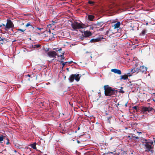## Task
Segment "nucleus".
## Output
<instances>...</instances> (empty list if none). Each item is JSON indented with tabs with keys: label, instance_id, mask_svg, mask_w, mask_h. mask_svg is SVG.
I'll list each match as a JSON object with an SVG mask.
<instances>
[{
	"label": "nucleus",
	"instance_id": "37",
	"mask_svg": "<svg viewBox=\"0 0 155 155\" xmlns=\"http://www.w3.org/2000/svg\"><path fill=\"white\" fill-rule=\"evenodd\" d=\"M104 27H103V28H101L99 30H100L101 31H102L104 30Z\"/></svg>",
	"mask_w": 155,
	"mask_h": 155
},
{
	"label": "nucleus",
	"instance_id": "1",
	"mask_svg": "<svg viewBox=\"0 0 155 155\" xmlns=\"http://www.w3.org/2000/svg\"><path fill=\"white\" fill-rule=\"evenodd\" d=\"M144 141L143 145L145 147L146 151H150L153 153V151L152 149L154 145L153 141L150 139H145Z\"/></svg>",
	"mask_w": 155,
	"mask_h": 155
},
{
	"label": "nucleus",
	"instance_id": "33",
	"mask_svg": "<svg viewBox=\"0 0 155 155\" xmlns=\"http://www.w3.org/2000/svg\"><path fill=\"white\" fill-rule=\"evenodd\" d=\"M133 137L136 139H139V137H138L133 136Z\"/></svg>",
	"mask_w": 155,
	"mask_h": 155
},
{
	"label": "nucleus",
	"instance_id": "38",
	"mask_svg": "<svg viewBox=\"0 0 155 155\" xmlns=\"http://www.w3.org/2000/svg\"><path fill=\"white\" fill-rule=\"evenodd\" d=\"M32 48H35V46H34V45H31V46L30 47Z\"/></svg>",
	"mask_w": 155,
	"mask_h": 155
},
{
	"label": "nucleus",
	"instance_id": "9",
	"mask_svg": "<svg viewBox=\"0 0 155 155\" xmlns=\"http://www.w3.org/2000/svg\"><path fill=\"white\" fill-rule=\"evenodd\" d=\"M112 72H114V73L118 74H121V71L120 70L117 69H112L111 70Z\"/></svg>",
	"mask_w": 155,
	"mask_h": 155
},
{
	"label": "nucleus",
	"instance_id": "42",
	"mask_svg": "<svg viewBox=\"0 0 155 155\" xmlns=\"http://www.w3.org/2000/svg\"><path fill=\"white\" fill-rule=\"evenodd\" d=\"M120 92L122 93H123L124 92V91H120Z\"/></svg>",
	"mask_w": 155,
	"mask_h": 155
},
{
	"label": "nucleus",
	"instance_id": "11",
	"mask_svg": "<svg viewBox=\"0 0 155 155\" xmlns=\"http://www.w3.org/2000/svg\"><path fill=\"white\" fill-rule=\"evenodd\" d=\"M131 75L130 73H128L127 74H125L124 75H122L121 76L120 79H123L124 80H126L128 79V76H130Z\"/></svg>",
	"mask_w": 155,
	"mask_h": 155
},
{
	"label": "nucleus",
	"instance_id": "53",
	"mask_svg": "<svg viewBox=\"0 0 155 155\" xmlns=\"http://www.w3.org/2000/svg\"><path fill=\"white\" fill-rule=\"evenodd\" d=\"M47 51H48V49H47Z\"/></svg>",
	"mask_w": 155,
	"mask_h": 155
},
{
	"label": "nucleus",
	"instance_id": "24",
	"mask_svg": "<svg viewBox=\"0 0 155 155\" xmlns=\"http://www.w3.org/2000/svg\"><path fill=\"white\" fill-rule=\"evenodd\" d=\"M64 53L63 52L62 53V54L60 56L61 58V61H62L63 60H64Z\"/></svg>",
	"mask_w": 155,
	"mask_h": 155
},
{
	"label": "nucleus",
	"instance_id": "14",
	"mask_svg": "<svg viewBox=\"0 0 155 155\" xmlns=\"http://www.w3.org/2000/svg\"><path fill=\"white\" fill-rule=\"evenodd\" d=\"M74 76H75L74 79L77 82L78 81L80 80V79L81 76L79 74H74Z\"/></svg>",
	"mask_w": 155,
	"mask_h": 155
},
{
	"label": "nucleus",
	"instance_id": "3",
	"mask_svg": "<svg viewBox=\"0 0 155 155\" xmlns=\"http://www.w3.org/2000/svg\"><path fill=\"white\" fill-rule=\"evenodd\" d=\"M71 25L72 28L74 30L77 29L83 28H84L83 24L76 21H74L73 23H72Z\"/></svg>",
	"mask_w": 155,
	"mask_h": 155
},
{
	"label": "nucleus",
	"instance_id": "47",
	"mask_svg": "<svg viewBox=\"0 0 155 155\" xmlns=\"http://www.w3.org/2000/svg\"><path fill=\"white\" fill-rule=\"evenodd\" d=\"M135 65L136 67H137L138 65V64H135Z\"/></svg>",
	"mask_w": 155,
	"mask_h": 155
},
{
	"label": "nucleus",
	"instance_id": "52",
	"mask_svg": "<svg viewBox=\"0 0 155 155\" xmlns=\"http://www.w3.org/2000/svg\"><path fill=\"white\" fill-rule=\"evenodd\" d=\"M135 40L136 41H137V39H135Z\"/></svg>",
	"mask_w": 155,
	"mask_h": 155
},
{
	"label": "nucleus",
	"instance_id": "26",
	"mask_svg": "<svg viewBox=\"0 0 155 155\" xmlns=\"http://www.w3.org/2000/svg\"><path fill=\"white\" fill-rule=\"evenodd\" d=\"M4 137L2 135L0 136V142L3 140Z\"/></svg>",
	"mask_w": 155,
	"mask_h": 155
},
{
	"label": "nucleus",
	"instance_id": "13",
	"mask_svg": "<svg viewBox=\"0 0 155 155\" xmlns=\"http://www.w3.org/2000/svg\"><path fill=\"white\" fill-rule=\"evenodd\" d=\"M140 72V69L139 68V67L138 68H134L133 69H132L131 70V72L132 73H134L135 72H137L138 73V72Z\"/></svg>",
	"mask_w": 155,
	"mask_h": 155
},
{
	"label": "nucleus",
	"instance_id": "17",
	"mask_svg": "<svg viewBox=\"0 0 155 155\" xmlns=\"http://www.w3.org/2000/svg\"><path fill=\"white\" fill-rule=\"evenodd\" d=\"M120 22H118L114 25V28L115 29L119 28L120 27Z\"/></svg>",
	"mask_w": 155,
	"mask_h": 155
},
{
	"label": "nucleus",
	"instance_id": "32",
	"mask_svg": "<svg viewBox=\"0 0 155 155\" xmlns=\"http://www.w3.org/2000/svg\"><path fill=\"white\" fill-rule=\"evenodd\" d=\"M30 25V24L29 23H27L25 25L26 27H28Z\"/></svg>",
	"mask_w": 155,
	"mask_h": 155
},
{
	"label": "nucleus",
	"instance_id": "10",
	"mask_svg": "<svg viewBox=\"0 0 155 155\" xmlns=\"http://www.w3.org/2000/svg\"><path fill=\"white\" fill-rule=\"evenodd\" d=\"M143 110L144 111H150L153 109L152 107H143Z\"/></svg>",
	"mask_w": 155,
	"mask_h": 155
},
{
	"label": "nucleus",
	"instance_id": "57",
	"mask_svg": "<svg viewBox=\"0 0 155 155\" xmlns=\"http://www.w3.org/2000/svg\"><path fill=\"white\" fill-rule=\"evenodd\" d=\"M119 105V104H117V105Z\"/></svg>",
	"mask_w": 155,
	"mask_h": 155
},
{
	"label": "nucleus",
	"instance_id": "16",
	"mask_svg": "<svg viewBox=\"0 0 155 155\" xmlns=\"http://www.w3.org/2000/svg\"><path fill=\"white\" fill-rule=\"evenodd\" d=\"M88 19L90 21H93L94 18V16L92 15H89L87 16Z\"/></svg>",
	"mask_w": 155,
	"mask_h": 155
},
{
	"label": "nucleus",
	"instance_id": "39",
	"mask_svg": "<svg viewBox=\"0 0 155 155\" xmlns=\"http://www.w3.org/2000/svg\"><path fill=\"white\" fill-rule=\"evenodd\" d=\"M119 154H120L119 153H114V155H119Z\"/></svg>",
	"mask_w": 155,
	"mask_h": 155
},
{
	"label": "nucleus",
	"instance_id": "12",
	"mask_svg": "<svg viewBox=\"0 0 155 155\" xmlns=\"http://www.w3.org/2000/svg\"><path fill=\"white\" fill-rule=\"evenodd\" d=\"M91 32L87 31H84V35L85 37H88L91 35Z\"/></svg>",
	"mask_w": 155,
	"mask_h": 155
},
{
	"label": "nucleus",
	"instance_id": "41",
	"mask_svg": "<svg viewBox=\"0 0 155 155\" xmlns=\"http://www.w3.org/2000/svg\"><path fill=\"white\" fill-rule=\"evenodd\" d=\"M114 152H115V151H114V152H110V153L114 155Z\"/></svg>",
	"mask_w": 155,
	"mask_h": 155
},
{
	"label": "nucleus",
	"instance_id": "19",
	"mask_svg": "<svg viewBox=\"0 0 155 155\" xmlns=\"http://www.w3.org/2000/svg\"><path fill=\"white\" fill-rule=\"evenodd\" d=\"M59 62L60 63H61L62 65V68L63 69V68L64 67L65 64L68 63V62H64L62 61H59Z\"/></svg>",
	"mask_w": 155,
	"mask_h": 155
},
{
	"label": "nucleus",
	"instance_id": "49",
	"mask_svg": "<svg viewBox=\"0 0 155 155\" xmlns=\"http://www.w3.org/2000/svg\"><path fill=\"white\" fill-rule=\"evenodd\" d=\"M108 31H107L106 32V34H108Z\"/></svg>",
	"mask_w": 155,
	"mask_h": 155
},
{
	"label": "nucleus",
	"instance_id": "28",
	"mask_svg": "<svg viewBox=\"0 0 155 155\" xmlns=\"http://www.w3.org/2000/svg\"><path fill=\"white\" fill-rule=\"evenodd\" d=\"M34 46H35V48H38L40 47H41V45L39 44H37L34 45Z\"/></svg>",
	"mask_w": 155,
	"mask_h": 155
},
{
	"label": "nucleus",
	"instance_id": "34",
	"mask_svg": "<svg viewBox=\"0 0 155 155\" xmlns=\"http://www.w3.org/2000/svg\"><path fill=\"white\" fill-rule=\"evenodd\" d=\"M134 109H135L136 110H137V106H135L133 107Z\"/></svg>",
	"mask_w": 155,
	"mask_h": 155
},
{
	"label": "nucleus",
	"instance_id": "23",
	"mask_svg": "<svg viewBox=\"0 0 155 155\" xmlns=\"http://www.w3.org/2000/svg\"><path fill=\"white\" fill-rule=\"evenodd\" d=\"M29 28L34 31V30L36 28V26H35V27H33L32 25L30 24V25L29 26Z\"/></svg>",
	"mask_w": 155,
	"mask_h": 155
},
{
	"label": "nucleus",
	"instance_id": "50",
	"mask_svg": "<svg viewBox=\"0 0 155 155\" xmlns=\"http://www.w3.org/2000/svg\"><path fill=\"white\" fill-rule=\"evenodd\" d=\"M41 33H38V35H40Z\"/></svg>",
	"mask_w": 155,
	"mask_h": 155
},
{
	"label": "nucleus",
	"instance_id": "40",
	"mask_svg": "<svg viewBox=\"0 0 155 155\" xmlns=\"http://www.w3.org/2000/svg\"><path fill=\"white\" fill-rule=\"evenodd\" d=\"M153 139H154V140L153 141V142H154V145H155V137H153Z\"/></svg>",
	"mask_w": 155,
	"mask_h": 155
},
{
	"label": "nucleus",
	"instance_id": "55",
	"mask_svg": "<svg viewBox=\"0 0 155 155\" xmlns=\"http://www.w3.org/2000/svg\"><path fill=\"white\" fill-rule=\"evenodd\" d=\"M66 69H67V70H68V68H67Z\"/></svg>",
	"mask_w": 155,
	"mask_h": 155
},
{
	"label": "nucleus",
	"instance_id": "6",
	"mask_svg": "<svg viewBox=\"0 0 155 155\" xmlns=\"http://www.w3.org/2000/svg\"><path fill=\"white\" fill-rule=\"evenodd\" d=\"M140 71L144 74L147 73V68L143 66H140L139 68Z\"/></svg>",
	"mask_w": 155,
	"mask_h": 155
},
{
	"label": "nucleus",
	"instance_id": "7",
	"mask_svg": "<svg viewBox=\"0 0 155 155\" xmlns=\"http://www.w3.org/2000/svg\"><path fill=\"white\" fill-rule=\"evenodd\" d=\"M84 136V135H81L79 136V140H77V141L78 143L82 144L83 142L86 141V140H82L81 139Z\"/></svg>",
	"mask_w": 155,
	"mask_h": 155
},
{
	"label": "nucleus",
	"instance_id": "22",
	"mask_svg": "<svg viewBox=\"0 0 155 155\" xmlns=\"http://www.w3.org/2000/svg\"><path fill=\"white\" fill-rule=\"evenodd\" d=\"M146 33V31L145 30H143L142 31L141 33L140 34V35H145Z\"/></svg>",
	"mask_w": 155,
	"mask_h": 155
},
{
	"label": "nucleus",
	"instance_id": "35",
	"mask_svg": "<svg viewBox=\"0 0 155 155\" xmlns=\"http://www.w3.org/2000/svg\"><path fill=\"white\" fill-rule=\"evenodd\" d=\"M2 26H5V24H2L0 25V27H1Z\"/></svg>",
	"mask_w": 155,
	"mask_h": 155
},
{
	"label": "nucleus",
	"instance_id": "18",
	"mask_svg": "<svg viewBox=\"0 0 155 155\" xmlns=\"http://www.w3.org/2000/svg\"><path fill=\"white\" fill-rule=\"evenodd\" d=\"M36 143L35 142L34 143L31 144L30 146L33 149L36 150Z\"/></svg>",
	"mask_w": 155,
	"mask_h": 155
},
{
	"label": "nucleus",
	"instance_id": "20",
	"mask_svg": "<svg viewBox=\"0 0 155 155\" xmlns=\"http://www.w3.org/2000/svg\"><path fill=\"white\" fill-rule=\"evenodd\" d=\"M54 38L53 34V33L52 34L51 33V35L49 36V40H53Z\"/></svg>",
	"mask_w": 155,
	"mask_h": 155
},
{
	"label": "nucleus",
	"instance_id": "51",
	"mask_svg": "<svg viewBox=\"0 0 155 155\" xmlns=\"http://www.w3.org/2000/svg\"><path fill=\"white\" fill-rule=\"evenodd\" d=\"M80 129V127H78V130Z\"/></svg>",
	"mask_w": 155,
	"mask_h": 155
},
{
	"label": "nucleus",
	"instance_id": "25",
	"mask_svg": "<svg viewBox=\"0 0 155 155\" xmlns=\"http://www.w3.org/2000/svg\"><path fill=\"white\" fill-rule=\"evenodd\" d=\"M43 29V28H38L36 27V28L34 30V31H37L38 30L40 31L41 30Z\"/></svg>",
	"mask_w": 155,
	"mask_h": 155
},
{
	"label": "nucleus",
	"instance_id": "8",
	"mask_svg": "<svg viewBox=\"0 0 155 155\" xmlns=\"http://www.w3.org/2000/svg\"><path fill=\"white\" fill-rule=\"evenodd\" d=\"M102 39L101 37H98L96 38L92 39L89 42L93 43L100 41Z\"/></svg>",
	"mask_w": 155,
	"mask_h": 155
},
{
	"label": "nucleus",
	"instance_id": "30",
	"mask_svg": "<svg viewBox=\"0 0 155 155\" xmlns=\"http://www.w3.org/2000/svg\"><path fill=\"white\" fill-rule=\"evenodd\" d=\"M17 31H20L22 32H24L25 31V30H23V29H17Z\"/></svg>",
	"mask_w": 155,
	"mask_h": 155
},
{
	"label": "nucleus",
	"instance_id": "44",
	"mask_svg": "<svg viewBox=\"0 0 155 155\" xmlns=\"http://www.w3.org/2000/svg\"><path fill=\"white\" fill-rule=\"evenodd\" d=\"M7 140H8V142L7 143H6V144H8V143H9V142H8V141H9V140L7 138Z\"/></svg>",
	"mask_w": 155,
	"mask_h": 155
},
{
	"label": "nucleus",
	"instance_id": "59",
	"mask_svg": "<svg viewBox=\"0 0 155 155\" xmlns=\"http://www.w3.org/2000/svg\"><path fill=\"white\" fill-rule=\"evenodd\" d=\"M15 152H16V150H15Z\"/></svg>",
	"mask_w": 155,
	"mask_h": 155
},
{
	"label": "nucleus",
	"instance_id": "31",
	"mask_svg": "<svg viewBox=\"0 0 155 155\" xmlns=\"http://www.w3.org/2000/svg\"><path fill=\"white\" fill-rule=\"evenodd\" d=\"M4 40H5V38H2L1 37H0V41H3Z\"/></svg>",
	"mask_w": 155,
	"mask_h": 155
},
{
	"label": "nucleus",
	"instance_id": "5",
	"mask_svg": "<svg viewBox=\"0 0 155 155\" xmlns=\"http://www.w3.org/2000/svg\"><path fill=\"white\" fill-rule=\"evenodd\" d=\"M48 56L51 58H54L57 54L54 51H49L48 53Z\"/></svg>",
	"mask_w": 155,
	"mask_h": 155
},
{
	"label": "nucleus",
	"instance_id": "45",
	"mask_svg": "<svg viewBox=\"0 0 155 155\" xmlns=\"http://www.w3.org/2000/svg\"><path fill=\"white\" fill-rule=\"evenodd\" d=\"M68 63L69 64H70L71 62H72V61H69V62H68Z\"/></svg>",
	"mask_w": 155,
	"mask_h": 155
},
{
	"label": "nucleus",
	"instance_id": "46",
	"mask_svg": "<svg viewBox=\"0 0 155 155\" xmlns=\"http://www.w3.org/2000/svg\"><path fill=\"white\" fill-rule=\"evenodd\" d=\"M61 48H60L58 50V51H61Z\"/></svg>",
	"mask_w": 155,
	"mask_h": 155
},
{
	"label": "nucleus",
	"instance_id": "48",
	"mask_svg": "<svg viewBox=\"0 0 155 155\" xmlns=\"http://www.w3.org/2000/svg\"><path fill=\"white\" fill-rule=\"evenodd\" d=\"M128 137V138H130V139H131V138L130 137V136H129Z\"/></svg>",
	"mask_w": 155,
	"mask_h": 155
},
{
	"label": "nucleus",
	"instance_id": "54",
	"mask_svg": "<svg viewBox=\"0 0 155 155\" xmlns=\"http://www.w3.org/2000/svg\"><path fill=\"white\" fill-rule=\"evenodd\" d=\"M47 51H48V49H47Z\"/></svg>",
	"mask_w": 155,
	"mask_h": 155
},
{
	"label": "nucleus",
	"instance_id": "43",
	"mask_svg": "<svg viewBox=\"0 0 155 155\" xmlns=\"http://www.w3.org/2000/svg\"><path fill=\"white\" fill-rule=\"evenodd\" d=\"M27 76L28 77H30V76H31V75L29 74H28L27 75Z\"/></svg>",
	"mask_w": 155,
	"mask_h": 155
},
{
	"label": "nucleus",
	"instance_id": "61",
	"mask_svg": "<svg viewBox=\"0 0 155 155\" xmlns=\"http://www.w3.org/2000/svg\"><path fill=\"white\" fill-rule=\"evenodd\" d=\"M125 106H127V104H126L125 105Z\"/></svg>",
	"mask_w": 155,
	"mask_h": 155
},
{
	"label": "nucleus",
	"instance_id": "4",
	"mask_svg": "<svg viewBox=\"0 0 155 155\" xmlns=\"http://www.w3.org/2000/svg\"><path fill=\"white\" fill-rule=\"evenodd\" d=\"M13 27V24L11 21L9 19H7V23L5 25V31H8V29L12 28Z\"/></svg>",
	"mask_w": 155,
	"mask_h": 155
},
{
	"label": "nucleus",
	"instance_id": "29",
	"mask_svg": "<svg viewBox=\"0 0 155 155\" xmlns=\"http://www.w3.org/2000/svg\"><path fill=\"white\" fill-rule=\"evenodd\" d=\"M112 116H110V117H108L107 118V122L108 123H110V119L111 118H112Z\"/></svg>",
	"mask_w": 155,
	"mask_h": 155
},
{
	"label": "nucleus",
	"instance_id": "56",
	"mask_svg": "<svg viewBox=\"0 0 155 155\" xmlns=\"http://www.w3.org/2000/svg\"><path fill=\"white\" fill-rule=\"evenodd\" d=\"M153 101H155V100H154V99H153Z\"/></svg>",
	"mask_w": 155,
	"mask_h": 155
},
{
	"label": "nucleus",
	"instance_id": "36",
	"mask_svg": "<svg viewBox=\"0 0 155 155\" xmlns=\"http://www.w3.org/2000/svg\"><path fill=\"white\" fill-rule=\"evenodd\" d=\"M93 29H94V27L93 26H90V29L93 30Z\"/></svg>",
	"mask_w": 155,
	"mask_h": 155
},
{
	"label": "nucleus",
	"instance_id": "2",
	"mask_svg": "<svg viewBox=\"0 0 155 155\" xmlns=\"http://www.w3.org/2000/svg\"><path fill=\"white\" fill-rule=\"evenodd\" d=\"M104 94L106 96H110L116 94L117 90L114 88L110 87L108 85L104 86Z\"/></svg>",
	"mask_w": 155,
	"mask_h": 155
},
{
	"label": "nucleus",
	"instance_id": "58",
	"mask_svg": "<svg viewBox=\"0 0 155 155\" xmlns=\"http://www.w3.org/2000/svg\"><path fill=\"white\" fill-rule=\"evenodd\" d=\"M59 55H58V57H59Z\"/></svg>",
	"mask_w": 155,
	"mask_h": 155
},
{
	"label": "nucleus",
	"instance_id": "21",
	"mask_svg": "<svg viewBox=\"0 0 155 155\" xmlns=\"http://www.w3.org/2000/svg\"><path fill=\"white\" fill-rule=\"evenodd\" d=\"M103 24V22H98L96 25H97V26H99L100 27H101Z\"/></svg>",
	"mask_w": 155,
	"mask_h": 155
},
{
	"label": "nucleus",
	"instance_id": "60",
	"mask_svg": "<svg viewBox=\"0 0 155 155\" xmlns=\"http://www.w3.org/2000/svg\"><path fill=\"white\" fill-rule=\"evenodd\" d=\"M49 32H51L50 31H49Z\"/></svg>",
	"mask_w": 155,
	"mask_h": 155
},
{
	"label": "nucleus",
	"instance_id": "27",
	"mask_svg": "<svg viewBox=\"0 0 155 155\" xmlns=\"http://www.w3.org/2000/svg\"><path fill=\"white\" fill-rule=\"evenodd\" d=\"M88 3L89 4L91 5H93L94 3V2L91 1H89L88 2Z\"/></svg>",
	"mask_w": 155,
	"mask_h": 155
},
{
	"label": "nucleus",
	"instance_id": "15",
	"mask_svg": "<svg viewBox=\"0 0 155 155\" xmlns=\"http://www.w3.org/2000/svg\"><path fill=\"white\" fill-rule=\"evenodd\" d=\"M75 76H74V74L71 75L69 78V81L71 82H72L74 81V79Z\"/></svg>",
	"mask_w": 155,
	"mask_h": 155
}]
</instances>
